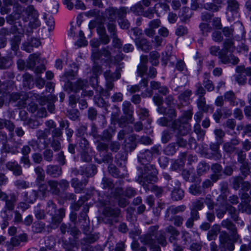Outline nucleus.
Returning <instances> with one entry per match:
<instances>
[{"label": "nucleus", "instance_id": "nucleus-1", "mask_svg": "<svg viewBox=\"0 0 251 251\" xmlns=\"http://www.w3.org/2000/svg\"><path fill=\"white\" fill-rule=\"evenodd\" d=\"M158 226H151L150 228L148 233L141 237V242L148 245L151 251H160V248L157 242L162 246H165L167 244L165 235L161 232H156Z\"/></svg>", "mask_w": 251, "mask_h": 251}, {"label": "nucleus", "instance_id": "nucleus-2", "mask_svg": "<svg viewBox=\"0 0 251 251\" xmlns=\"http://www.w3.org/2000/svg\"><path fill=\"white\" fill-rule=\"evenodd\" d=\"M193 113L191 110L185 111L180 118L174 121L171 126L178 134L185 135L191 129V126L188 121L192 119Z\"/></svg>", "mask_w": 251, "mask_h": 251}, {"label": "nucleus", "instance_id": "nucleus-3", "mask_svg": "<svg viewBox=\"0 0 251 251\" xmlns=\"http://www.w3.org/2000/svg\"><path fill=\"white\" fill-rule=\"evenodd\" d=\"M75 73L73 71L66 72L62 77V80L66 83L65 86L66 91L68 93L75 92L77 93L81 90H83L88 86V83L86 80L79 79L73 85L69 80L75 78Z\"/></svg>", "mask_w": 251, "mask_h": 251}, {"label": "nucleus", "instance_id": "nucleus-4", "mask_svg": "<svg viewBox=\"0 0 251 251\" xmlns=\"http://www.w3.org/2000/svg\"><path fill=\"white\" fill-rule=\"evenodd\" d=\"M39 15V13L32 5L27 6L22 13L24 21H29V25L32 28H36L40 25Z\"/></svg>", "mask_w": 251, "mask_h": 251}, {"label": "nucleus", "instance_id": "nucleus-5", "mask_svg": "<svg viewBox=\"0 0 251 251\" xmlns=\"http://www.w3.org/2000/svg\"><path fill=\"white\" fill-rule=\"evenodd\" d=\"M210 53L214 56H218L221 62L224 64L231 63L233 65L237 64L239 62V59L230 54L227 55L226 52H223L218 46H212L209 48Z\"/></svg>", "mask_w": 251, "mask_h": 251}, {"label": "nucleus", "instance_id": "nucleus-6", "mask_svg": "<svg viewBox=\"0 0 251 251\" xmlns=\"http://www.w3.org/2000/svg\"><path fill=\"white\" fill-rule=\"evenodd\" d=\"M168 236L169 242L173 244H176L178 237L180 234L179 231L173 226L169 225L165 229Z\"/></svg>", "mask_w": 251, "mask_h": 251}, {"label": "nucleus", "instance_id": "nucleus-7", "mask_svg": "<svg viewBox=\"0 0 251 251\" xmlns=\"http://www.w3.org/2000/svg\"><path fill=\"white\" fill-rule=\"evenodd\" d=\"M221 226L226 228L232 232V240L234 241H236L238 238L239 235L236 234V229L235 225L231 223L229 220L226 219L222 221Z\"/></svg>", "mask_w": 251, "mask_h": 251}, {"label": "nucleus", "instance_id": "nucleus-8", "mask_svg": "<svg viewBox=\"0 0 251 251\" xmlns=\"http://www.w3.org/2000/svg\"><path fill=\"white\" fill-rule=\"evenodd\" d=\"M41 44L40 41L36 38H31L30 42H26L23 44L22 49L26 52H30L33 50V47L37 48Z\"/></svg>", "mask_w": 251, "mask_h": 251}, {"label": "nucleus", "instance_id": "nucleus-9", "mask_svg": "<svg viewBox=\"0 0 251 251\" xmlns=\"http://www.w3.org/2000/svg\"><path fill=\"white\" fill-rule=\"evenodd\" d=\"M65 216V211L63 208H60L58 210V214H55L52 218L51 223V227L53 228H56L59 223H61L62 218Z\"/></svg>", "mask_w": 251, "mask_h": 251}, {"label": "nucleus", "instance_id": "nucleus-10", "mask_svg": "<svg viewBox=\"0 0 251 251\" xmlns=\"http://www.w3.org/2000/svg\"><path fill=\"white\" fill-rule=\"evenodd\" d=\"M233 184L234 188L235 189L239 188L241 184L242 189L245 191H248L250 186L249 183L247 181H243L241 177H235L233 180Z\"/></svg>", "mask_w": 251, "mask_h": 251}, {"label": "nucleus", "instance_id": "nucleus-11", "mask_svg": "<svg viewBox=\"0 0 251 251\" xmlns=\"http://www.w3.org/2000/svg\"><path fill=\"white\" fill-rule=\"evenodd\" d=\"M6 168L12 171L14 175L20 176L22 173L21 167L15 161L8 162L6 164Z\"/></svg>", "mask_w": 251, "mask_h": 251}, {"label": "nucleus", "instance_id": "nucleus-12", "mask_svg": "<svg viewBox=\"0 0 251 251\" xmlns=\"http://www.w3.org/2000/svg\"><path fill=\"white\" fill-rule=\"evenodd\" d=\"M46 172L47 174L52 177H57L61 174V169L56 165H49L47 166Z\"/></svg>", "mask_w": 251, "mask_h": 251}, {"label": "nucleus", "instance_id": "nucleus-13", "mask_svg": "<svg viewBox=\"0 0 251 251\" xmlns=\"http://www.w3.org/2000/svg\"><path fill=\"white\" fill-rule=\"evenodd\" d=\"M167 220L171 222L175 226L177 227L181 226L184 222V217L182 215H174L169 217H167Z\"/></svg>", "mask_w": 251, "mask_h": 251}, {"label": "nucleus", "instance_id": "nucleus-14", "mask_svg": "<svg viewBox=\"0 0 251 251\" xmlns=\"http://www.w3.org/2000/svg\"><path fill=\"white\" fill-rule=\"evenodd\" d=\"M135 42L138 48L144 51H147L151 49L150 43L145 39H137Z\"/></svg>", "mask_w": 251, "mask_h": 251}, {"label": "nucleus", "instance_id": "nucleus-15", "mask_svg": "<svg viewBox=\"0 0 251 251\" xmlns=\"http://www.w3.org/2000/svg\"><path fill=\"white\" fill-rule=\"evenodd\" d=\"M224 100L229 102L230 105L234 106L237 104L236 101V96L234 93L232 91H228L226 92L224 95Z\"/></svg>", "mask_w": 251, "mask_h": 251}, {"label": "nucleus", "instance_id": "nucleus-16", "mask_svg": "<svg viewBox=\"0 0 251 251\" xmlns=\"http://www.w3.org/2000/svg\"><path fill=\"white\" fill-rule=\"evenodd\" d=\"M87 183V181L84 182H80L77 178H73L71 181V185L75 188V192L80 193L84 188Z\"/></svg>", "mask_w": 251, "mask_h": 251}, {"label": "nucleus", "instance_id": "nucleus-17", "mask_svg": "<svg viewBox=\"0 0 251 251\" xmlns=\"http://www.w3.org/2000/svg\"><path fill=\"white\" fill-rule=\"evenodd\" d=\"M46 211L47 214L51 217H54L56 213L57 209L55 204L51 201H49L46 207Z\"/></svg>", "mask_w": 251, "mask_h": 251}, {"label": "nucleus", "instance_id": "nucleus-18", "mask_svg": "<svg viewBox=\"0 0 251 251\" xmlns=\"http://www.w3.org/2000/svg\"><path fill=\"white\" fill-rule=\"evenodd\" d=\"M220 237L221 242L224 244L225 247L227 248L229 251H231L234 250V248L232 243H230L229 246L228 245V242L230 241V239L227 233H223L220 235Z\"/></svg>", "mask_w": 251, "mask_h": 251}, {"label": "nucleus", "instance_id": "nucleus-19", "mask_svg": "<svg viewBox=\"0 0 251 251\" xmlns=\"http://www.w3.org/2000/svg\"><path fill=\"white\" fill-rule=\"evenodd\" d=\"M220 226L217 225H214L212 228L208 231L207 233V238L210 241L215 239L220 232Z\"/></svg>", "mask_w": 251, "mask_h": 251}, {"label": "nucleus", "instance_id": "nucleus-20", "mask_svg": "<svg viewBox=\"0 0 251 251\" xmlns=\"http://www.w3.org/2000/svg\"><path fill=\"white\" fill-rule=\"evenodd\" d=\"M93 71L95 74V76L90 78V84L94 87L98 84V75L101 73V70L100 66H95L93 67Z\"/></svg>", "mask_w": 251, "mask_h": 251}, {"label": "nucleus", "instance_id": "nucleus-21", "mask_svg": "<svg viewBox=\"0 0 251 251\" xmlns=\"http://www.w3.org/2000/svg\"><path fill=\"white\" fill-rule=\"evenodd\" d=\"M186 207L184 205L178 206L172 205L168 208V210L174 215H177V214L183 212L185 210Z\"/></svg>", "mask_w": 251, "mask_h": 251}, {"label": "nucleus", "instance_id": "nucleus-22", "mask_svg": "<svg viewBox=\"0 0 251 251\" xmlns=\"http://www.w3.org/2000/svg\"><path fill=\"white\" fill-rule=\"evenodd\" d=\"M209 73H205L204 74L203 84L208 91H212L214 90V87L212 81L209 79Z\"/></svg>", "mask_w": 251, "mask_h": 251}, {"label": "nucleus", "instance_id": "nucleus-23", "mask_svg": "<svg viewBox=\"0 0 251 251\" xmlns=\"http://www.w3.org/2000/svg\"><path fill=\"white\" fill-rule=\"evenodd\" d=\"M44 19L45 20L46 25L49 26V31H52L54 27V21L52 16L49 14H45L44 15Z\"/></svg>", "mask_w": 251, "mask_h": 251}, {"label": "nucleus", "instance_id": "nucleus-24", "mask_svg": "<svg viewBox=\"0 0 251 251\" xmlns=\"http://www.w3.org/2000/svg\"><path fill=\"white\" fill-rule=\"evenodd\" d=\"M184 196V191L179 188H175L172 192V199L175 201H178L182 199Z\"/></svg>", "mask_w": 251, "mask_h": 251}, {"label": "nucleus", "instance_id": "nucleus-25", "mask_svg": "<svg viewBox=\"0 0 251 251\" xmlns=\"http://www.w3.org/2000/svg\"><path fill=\"white\" fill-rule=\"evenodd\" d=\"M120 213V210L118 208H113L111 207H106L104 211V213L107 216L110 217H117Z\"/></svg>", "mask_w": 251, "mask_h": 251}, {"label": "nucleus", "instance_id": "nucleus-26", "mask_svg": "<svg viewBox=\"0 0 251 251\" xmlns=\"http://www.w3.org/2000/svg\"><path fill=\"white\" fill-rule=\"evenodd\" d=\"M16 197L12 194L10 196V199L5 201V207L8 210L12 211L14 208V203L16 201Z\"/></svg>", "mask_w": 251, "mask_h": 251}, {"label": "nucleus", "instance_id": "nucleus-27", "mask_svg": "<svg viewBox=\"0 0 251 251\" xmlns=\"http://www.w3.org/2000/svg\"><path fill=\"white\" fill-rule=\"evenodd\" d=\"M197 104L201 110L207 112L209 109V105L206 104L205 99L204 97H200L197 101Z\"/></svg>", "mask_w": 251, "mask_h": 251}, {"label": "nucleus", "instance_id": "nucleus-28", "mask_svg": "<svg viewBox=\"0 0 251 251\" xmlns=\"http://www.w3.org/2000/svg\"><path fill=\"white\" fill-rule=\"evenodd\" d=\"M104 77L108 81H114L118 79L120 77L119 73H111L110 71H106L104 73Z\"/></svg>", "mask_w": 251, "mask_h": 251}, {"label": "nucleus", "instance_id": "nucleus-29", "mask_svg": "<svg viewBox=\"0 0 251 251\" xmlns=\"http://www.w3.org/2000/svg\"><path fill=\"white\" fill-rule=\"evenodd\" d=\"M224 52H233L235 50L233 43L231 40H226L224 43Z\"/></svg>", "mask_w": 251, "mask_h": 251}, {"label": "nucleus", "instance_id": "nucleus-30", "mask_svg": "<svg viewBox=\"0 0 251 251\" xmlns=\"http://www.w3.org/2000/svg\"><path fill=\"white\" fill-rule=\"evenodd\" d=\"M48 185L50 187V192L54 194H58L59 192V190L58 188V183L56 181L50 180L48 182Z\"/></svg>", "mask_w": 251, "mask_h": 251}, {"label": "nucleus", "instance_id": "nucleus-31", "mask_svg": "<svg viewBox=\"0 0 251 251\" xmlns=\"http://www.w3.org/2000/svg\"><path fill=\"white\" fill-rule=\"evenodd\" d=\"M239 210L242 212L247 214L251 213V205L249 202L241 203L238 206Z\"/></svg>", "mask_w": 251, "mask_h": 251}, {"label": "nucleus", "instance_id": "nucleus-32", "mask_svg": "<svg viewBox=\"0 0 251 251\" xmlns=\"http://www.w3.org/2000/svg\"><path fill=\"white\" fill-rule=\"evenodd\" d=\"M118 9L114 7H111L106 9V14L108 18L113 20H115L117 16Z\"/></svg>", "mask_w": 251, "mask_h": 251}, {"label": "nucleus", "instance_id": "nucleus-33", "mask_svg": "<svg viewBox=\"0 0 251 251\" xmlns=\"http://www.w3.org/2000/svg\"><path fill=\"white\" fill-rule=\"evenodd\" d=\"M40 54L38 53H34L29 55L28 65L30 67H35L36 61L39 59Z\"/></svg>", "mask_w": 251, "mask_h": 251}, {"label": "nucleus", "instance_id": "nucleus-34", "mask_svg": "<svg viewBox=\"0 0 251 251\" xmlns=\"http://www.w3.org/2000/svg\"><path fill=\"white\" fill-rule=\"evenodd\" d=\"M35 171L37 175V182L40 183V181H43L45 178V174L44 170L40 167H37L35 169Z\"/></svg>", "mask_w": 251, "mask_h": 251}, {"label": "nucleus", "instance_id": "nucleus-35", "mask_svg": "<svg viewBox=\"0 0 251 251\" xmlns=\"http://www.w3.org/2000/svg\"><path fill=\"white\" fill-rule=\"evenodd\" d=\"M159 53L155 51H152L150 53V61L153 65H157L158 63Z\"/></svg>", "mask_w": 251, "mask_h": 251}, {"label": "nucleus", "instance_id": "nucleus-36", "mask_svg": "<svg viewBox=\"0 0 251 251\" xmlns=\"http://www.w3.org/2000/svg\"><path fill=\"white\" fill-rule=\"evenodd\" d=\"M200 28L202 34L203 35H207L208 33L211 31V28L209 25L205 23H201L200 25Z\"/></svg>", "mask_w": 251, "mask_h": 251}, {"label": "nucleus", "instance_id": "nucleus-37", "mask_svg": "<svg viewBox=\"0 0 251 251\" xmlns=\"http://www.w3.org/2000/svg\"><path fill=\"white\" fill-rule=\"evenodd\" d=\"M18 189H25L29 187V183L23 180H18L14 182Z\"/></svg>", "mask_w": 251, "mask_h": 251}, {"label": "nucleus", "instance_id": "nucleus-38", "mask_svg": "<svg viewBox=\"0 0 251 251\" xmlns=\"http://www.w3.org/2000/svg\"><path fill=\"white\" fill-rule=\"evenodd\" d=\"M201 192V187L196 184L192 185L189 188V192L194 195H199Z\"/></svg>", "mask_w": 251, "mask_h": 251}, {"label": "nucleus", "instance_id": "nucleus-39", "mask_svg": "<svg viewBox=\"0 0 251 251\" xmlns=\"http://www.w3.org/2000/svg\"><path fill=\"white\" fill-rule=\"evenodd\" d=\"M239 7V4L236 0H228V8L230 11H236Z\"/></svg>", "mask_w": 251, "mask_h": 251}, {"label": "nucleus", "instance_id": "nucleus-40", "mask_svg": "<svg viewBox=\"0 0 251 251\" xmlns=\"http://www.w3.org/2000/svg\"><path fill=\"white\" fill-rule=\"evenodd\" d=\"M11 64V60L4 57L0 58V68L6 69Z\"/></svg>", "mask_w": 251, "mask_h": 251}, {"label": "nucleus", "instance_id": "nucleus-41", "mask_svg": "<svg viewBox=\"0 0 251 251\" xmlns=\"http://www.w3.org/2000/svg\"><path fill=\"white\" fill-rule=\"evenodd\" d=\"M226 209L227 210L228 213L230 214L231 218L234 221H236V219L237 218H238V217L236 208L231 205H229L227 207H226Z\"/></svg>", "mask_w": 251, "mask_h": 251}, {"label": "nucleus", "instance_id": "nucleus-42", "mask_svg": "<svg viewBox=\"0 0 251 251\" xmlns=\"http://www.w3.org/2000/svg\"><path fill=\"white\" fill-rule=\"evenodd\" d=\"M209 166L204 162H201L198 166V172L199 174H202L209 170Z\"/></svg>", "mask_w": 251, "mask_h": 251}, {"label": "nucleus", "instance_id": "nucleus-43", "mask_svg": "<svg viewBox=\"0 0 251 251\" xmlns=\"http://www.w3.org/2000/svg\"><path fill=\"white\" fill-rule=\"evenodd\" d=\"M165 153L167 155H173L176 151V148L175 144H169L164 150Z\"/></svg>", "mask_w": 251, "mask_h": 251}, {"label": "nucleus", "instance_id": "nucleus-44", "mask_svg": "<svg viewBox=\"0 0 251 251\" xmlns=\"http://www.w3.org/2000/svg\"><path fill=\"white\" fill-rule=\"evenodd\" d=\"M38 195L35 191H32V193L30 194L29 197L27 194L25 195L26 197L25 200L28 202L33 203L38 197Z\"/></svg>", "mask_w": 251, "mask_h": 251}, {"label": "nucleus", "instance_id": "nucleus-45", "mask_svg": "<svg viewBox=\"0 0 251 251\" xmlns=\"http://www.w3.org/2000/svg\"><path fill=\"white\" fill-rule=\"evenodd\" d=\"M79 146L80 148L79 151L89 150V145L87 141L85 138H81L79 143Z\"/></svg>", "mask_w": 251, "mask_h": 251}, {"label": "nucleus", "instance_id": "nucleus-46", "mask_svg": "<svg viewBox=\"0 0 251 251\" xmlns=\"http://www.w3.org/2000/svg\"><path fill=\"white\" fill-rule=\"evenodd\" d=\"M111 50L112 48L109 46L101 48V49L100 50L101 55L107 58H110L111 57V53L110 50Z\"/></svg>", "mask_w": 251, "mask_h": 251}, {"label": "nucleus", "instance_id": "nucleus-47", "mask_svg": "<svg viewBox=\"0 0 251 251\" xmlns=\"http://www.w3.org/2000/svg\"><path fill=\"white\" fill-rule=\"evenodd\" d=\"M26 98L27 96L25 94L24 96L23 94L20 95L18 93H14L11 95V99L13 101H17L18 100H20L24 101L26 100Z\"/></svg>", "mask_w": 251, "mask_h": 251}, {"label": "nucleus", "instance_id": "nucleus-48", "mask_svg": "<svg viewBox=\"0 0 251 251\" xmlns=\"http://www.w3.org/2000/svg\"><path fill=\"white\" fill-rule=\"evenodd\" d=\"M1 216L4 220L8 221L12 217V211L7 210H4L1 212Z\"/></svg>", "mask_w": 251, "mask_h": 251}, {"label": "nucleus", "instance_id": "nucleus-49", "mask_svg": "<svg viewBox=\"0 0 251 251\" xmlns=\"http://www.w3.org/2000/svg\"><path fill=\"white\" fill-rule=\"evenodd\" d=\"M21 42V38L19 36H15L11 40L12 49L14 50H16L18 49V45Z\"/></svg>", "mask_w": 251, "mask_h": 251}, {"label": "nucleus", "instance_id": "nucleus-50", "mask_svg": "<svg viewBox=\"0 0 251 251\" xmlns=\"http://www.w3.org/2000/svg\"><path fill=\"white\" fill-rule=\"evenodd\" d=\"M212 39L216 42H221L223 39V36L222 35V34L220 32L215 31H214L212 35Z\"/></svg>", "mask_w": 251, "mask_h": 251}, {"label": "nucleus", "instance_id": "nucleus-51", "mask_svg": "<svg viewBox=\"0 0 251 251\" xmlns=\"http://www.w3.org/2000/svg\"><path fill=\"white\" fill-rule=\"evenodd\" d=\"M89 150L79 151L81 153L82 160L84 162H88L91 160V157L88 154Z\"/></svg>", "mask_w": 251, "mask_h": 251}, {"label": "nucleus", "instance_id": "nucleus-52", "mask_svg": "<svg viewBox=\"0 0 251 251\" xmlns=\"http://www.w3.org/2000/svg\"><path fill=\"white\" fill-rule=\"evenodd\" d=\"M147 66L144 63H141L138 66V75L142 77L143 76V75L145 74L146 72L147 71Z\"/></svg>", "mask_w": 251, "mask_h": 251}, {"label": "nucleus", "instance_id": "nucleus-53", "mask_svg": "<svg viewBox=\"0 0 251 251\" xmlns=\"http://www.w3.org/2000/svg\"><path fill=\"white\" fill-rule=\"evenodd\" d=\"M241 173L244 176L248 175L250 172V169L249 167L248 163H243L240 167Z\"/></svg>", "mask_w": 251, "mask_h": 251}, {"label": "nucleus", "instance_id": "nucleus-54", "mask_svg": "<svg viewBox=\"0 0 251 251\" xmlns=\"http://www.w3.org/2000/svg\"><path fill=\"white\" fill-rule=\"evenodd\" d=\"M195 132L198 135L199 139H202L205 134V132L202 130L199 126L195 127Z\"/></svg>", "mask_w": 251, "mask_h": 251}, {"label": "nucleus", "instance_id": "nucleus-55", "mask_svg": "<svg viewBox=\"0 0 251 251\" xmlns=\"http://www.w3.org/2000/svg\"><path fill=\"white\" fill-rule=\"evenodd\" d=\"M23 81L25 86H27L29 87V85L32 81L31 75L29 74H25L23 76Z\"/></svg>", "mask_w": 251, "mask_h": 251}, {"label": "nucleus", "instance_id": "nucleus-56", "mask_svg": "<svg viewBox=\"0 0 251 251\" xmlns=\"http://www.w3.org/2000/svg\"><path fill=\"white\" fill-rule=\"evenodd\" d=\"M3 127H6L9 131L13 130L14 128L13 124L8 121H3L2 122L1 128H2Z\"/></svg>", "mask_w": 251, "mask_h": 251}, {"label": "nucleus", "instance_id": "nucleus-57", "mask_svg": "<svg viewBox=\"0 0 251 251\" xmlns=\"http://www.w3.org/2000/svg\"><path fill=\"white\" fill-rule=\"evenodd\" d=\"M187 33V29L183 26H179L176 30V34L178 36L183 35Z\"/></svg>", "mask_w": 251, "mask_h": 251}, {"label": "nucleus", "instance_id": "nucleus-58", "mask_svg": "<svg viewBox=\"0 0 251 251\" xmlns=\"http://www.w3.org/2000/svg\"><path fill=\"white\" fill-rule=\"evenodd\" d=\"M39 185L38 191L42 197H44L48 192L47 186L45 184L39 185V183L37 182Z\"/></svg>", "mask_w": 251, "mask_h": 251}, {"label": "nucleus", "instance_id": "nucleus-59", "mask_svg": "<svg viewBox=\"0 0 251 251\" xmlns=\"http://www.w3.org/2000/svg\"><path fill=\"white\" fill-rule=\"evenodd\" d=\"M196 87L197 88V91L196 92V95H198L199 98L203 97V96L205 94L204 89L202 87L201 84L200 83H198L196 85Z\"/></svg>", "mask_w": 251, "mask_h": 251}, {"label": "nucleus", "instance_id": "nucleus-60", "mask_svg": "<svg viewBox=\"0 0 251 251\" xmlns=\"http://www.w3.org/2000/svg\"><path fill=\"white\" fill-rule=\"evenodd\" d=\"M20 17V15L19 14L17 13H13L12 14L9 15L7 18V20L8 23H9L10 24H12L17 19H18Z\"/></svg>", "mask_w": 251, "mask_h": 251}, {"label": "nucleus", "instance_id": "nucleus-61", "mask_svg": "<svg viewBox=\"0 0 251 251\" xmlns=\"http://www.w3.org/2000/svg\"><path fill=\"white\" fill-rule=\"evenodd\" d=\"M131 104L129 101H125L123 104V110L125 114H130Z\"/></svg>", "mask_w": 251, "mask_h": 251}, {"label": "nucleus", "instance_id": "nucleus-62", "mask_svg": "<svg viewBox=\"0 0 251 251\" xmlns=\"http://www.w3.org/2000/svg\"><path fill=\"white\" fill-rule=\"evenodd\" d=\"M203 204L202 200H197L193 202L194 209L197 210H201L203 207Z\"/></svg>", "mask_w": 251, "mask_h": 251}, {"label": "nucleus", "instance_id": "nucleus-63", "mask_svg": "<svg viewBox=\"0 0 251 251\" xmlns=\"http://www.w3.org/2000/svg\"><path fill=\"white\" fill-rule=\"evenodd\" d=\"M224 149L226 152L231 153L234 151L235 148L229 142H228L224 145Z\"/></svg>", "mask_w": 251, "mask_h": 251}, {"label": "nucleus", "instance_id": "nucleus-64", "mask_svg": "<svg viewBox=\"0 0 251 251\" xmlns=\"http://www.w3.org/2000/svg\"><path fill=\"white\" fill-rule=\"evenodd\" d=\"M44 158L48 161H51L53 157V152L50 150H47L44 152Z\"/></svg>", "mask_w": 251, "mask_h": 251}]
</instances>
